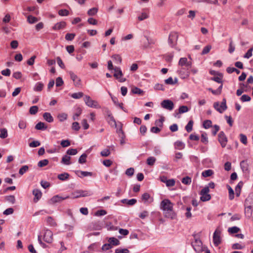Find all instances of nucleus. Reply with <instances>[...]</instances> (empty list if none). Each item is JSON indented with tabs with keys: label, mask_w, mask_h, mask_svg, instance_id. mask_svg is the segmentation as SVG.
Wrapping results in <instances>:
<instances>
[{
	"label": "nucleus",
	"mask_w": 253,
	"mask_h": 253,
	"mask_svg": "<svg viewBox=\"0 0 253 253\" xmlns=\"http://www.w3.org/2000/svg\"><path fill=\"white\" fill-rule=\"evenodd\" d=\"M58 119L60 122H63L67 118V114L66 113H61L58 115Z\"/></svg>",
	"instance_id": "46"
},
{
	"label": "nucleus",
	"mask_w": 253,
	"mask_h": 253,
	"mask_svg": "<svg viewBox=\"0 0 253 253\" xmlns=\"http://www.w3.org/2000/svg\"><path fill=\"white\" fill-rule=\"evenodd\" d=\"M107 121L109 124L111 126H116V123L115 120L114 118L112 116V114H111V112L109 110L107 111Z\"/></svg>",
	"instance_id": "14"
},
{
	"label": "nucleus",
	"mask_w": 253,
	"mask_h": 253,
	"mask_svg": "<svg viewBox=\"0 0 253 253\" xmlns=\"http://www.w3.org/2000/svg\"><path fill=\"white\" fill-rule=\"evenodd\" d=\"M213 242L216 247L221 243L220 232L217 230H216L213 233Z\"/></svg>",
	"instance_id": "11"
},
{
	"label": "nucleus",
	"mask_w": 253,
	"mask_h": 253,
	"mask_svg": "<svg viewBox=\"0 0 253 253\" xmlns=\"http://www.w3.org/2000/svg\"><path fill=\"white\" fill-rule=\"evenodd\" d=\"M46 221L51 226H54L56 225V223L54 219L51 216L47 217Z\"/></svg>",
	"instance_id": "39"
},
{
	"label": "nucleus",
	"mask_w": 253,
	"mask_h": 253,
	"mask_svg": "<svg viewBox=\"0 0 253 253\" xmlns=\"http://www.w3.org/2000/svg\"><path fill=\"white\" fill-rule=\"evenodd\" d=\"M193 125V121L192 120L189 121L185 126V129L188 132H190L192 130Z\"/></svg>",
	"instance_id": "35"
},
{
	"label": "nucleus",
	"mask_w": 253,
	"mask_h": 253,
	"mask_svg": "<svg viewBox=\"0 0 253 253\" xmlns=\"http://www.w3.org/2000/svg\"><path fill=\"white\" fill-rule=\"evenodd\" d=\"M192 246L194 250L198 253H200L204 251V246L202 241L199 239L195 238V240L192 242Z\"/></svg>",
	"instance_id": "4"
},
{
	"label": "nucleus",
	"mask_w": 253,
	"mask_h": 253,
	"mask_svg": "<svg viewBox=\"0 0 253 253\" xmlns=\"http://www.w3.org/2000/svg\"><path fill=\"white\" fill-rule=\"evenodd\" d=\"M69 177V174L68 173H63L58 175V178L61 180H66Z\"/></svg>",
	"instance_id": "34"
},
{
	"label": "nucleus",
	"mask_w": 253,
	"mask_h": 253,
	"mask_svg": "<svg viewBox=\"0 0 253 253\" xmlns=\"http://www.w3.org/2000/svg\"><path fill=\"white\" fill-rule=\"evenodd\" d=\"M191 178L189 176H186L183 177L181 180L182 183L185 185H190L191 183Z\"/></svg>",
	"instance_id": "36"
},
{
	"label": "nucleus",
	"mask_w": 253,
	"mask_h": 253,
	"mask_svg": "<svg viewBox=\"0 0 253 253\" xmlns=\"http://www.w3.org/2000/svg\"><path fill=\"white\" fill-rule=\"evenodd\" d=\"M115 73L114 74V77L121 83L125 82L126 79L123 78V73L120 67H115L114 68Z\"/></svg>",
	"instance_id": "7"
},
{
	"label": "nucleus",
	"mask_w": 253,
	"mask_h": 253,
	"mask_svg": "<svg viewBox=\"0 0 253 253\" xmlns=\"http://www.w3.org/2000/svg\"><path fill=\"white\" fill-rule=\"evenodd\" d=\"M226 102V99L224 98L220 103L219 102H214L213 107L219 113H222L227 108Z\"/></svg>",
	"instance_id": "3"
},
{
	"label": "nucleus",
	"mask_w": 253,
	"mask_h": 253,
	"mask_svg": "<svg viewBox=\"0 0 253 253\" xmlns=\"http://www.w3.org/2000/svg\"><path fill=\"white\" fill-rule=\"evenodd\" d=\"M76 35L74 33H67L65 37V39L66 41H71L75 37Z\"/></svg>",
	"instance_id": "38"
},
{
	"label": "nucleus",
	"mask_w": 253,
	"mask_h": 253,
	"mask_svg": "<svg viewBox=\"0 0 253 253\" xmlns=\"http://www.w3.org/2000/svg\"><path fill=\"white\" fill-rule=\"evenodd\" d=\"M47 128L44 123L39 122L35 126V128L37 130H44Z\"/></svg>",
	"instance_id": "27"
},
{
	"label": "nucleus",
	"mask_w": 253,
	"mask_h": 253,
	"mask_svg": "<svg viewBox=\"0 0 253 253\" xmlns=\"http://www.w3.org/2000/svg\"><path fill=\"white\" fill-rule=\"evenodd\" d=\"M129 250L127 249L118 248L115 250V253H129Z\"/></svg>",
	"instance_id": "58"
},
{
	"label": "nucleus",
	"mask_w": 253,
	"mask_h": 253,
	"mask_svg": "<svg viewBox=\"0 0 253 253\" xmlns=\"http://www.w3.org/2000/svg\"><path fill=\"white\" fill-rule=\"evenodd\" d=\"M211 45H208L206 46L204 48L201 54L202 55H204V54L208 53L210 52V51L211 50Z\"/></svg>",
	"instance_id": "50"
},
{
	"label": "nucleus",
	"mask_w": 253,
	"mask_h": 253,
	"mask_svg": "<svg viewBox=\"0 0 253 253\" xmlns=\"http://www.w3.org/2000/svg\"><path fill=\"white\" fill-rule=\"evenodd\" d=\"M108 242L111 246H117L120 244V241L117 238L114 237L110 238L108 240Z\"/></svg>",
	"instance_id": "21"
},
{
	"label": "nucleus",
	"mask_w": 253,
	"mask_h": 253,
	"mask_svg": "<svg viewBox=\"0 0 253 253\" xmlns=\"http://www.w3.org/2000/svg\"><path fill=\"white\" fill-rule=\"evenodd\" d=\"M58 13L61 16H66L69 15V12L68 10L63 9L59 10Z\"/></svg>",
	"instance_id": "44"
},
{
	"label": "nucleus",
	"mask_w": 253,
	"mask_h": 253,
	"mask_svg": "<svg viewBox=\"0 0 253 253\" xmlns=\"http://www.w3.org/2000/svg\"><path fill=\"white\" fill-rule=\"evenodd\" d=\"M112 101L116 106L119 107L122 110H123L125 112H127L126 109L124 108L123 103H119L118 100V98L116 97H112Z\"/></svg>",
	"instance_id": "18"
},
{
	"label": "nucleus",
	"mask_w": 253,
	"mask_h": 253,
	"mask_svg": "<svg viewBox=\"0 0 253 253\" xmlns=\"http://www.w3.org/2000/svg\"><path fill=\"white\" fill-rule=\"evenodd\" d=\"M210 190L209 187H204L200 192V199L203 202L209 201L211 198V195L209 194Z\"/></svg>",
	"instance_id": "5"
},
{
	"label": "nucleus",
	"mask_w": 253,
	"mask_h": 253,
	"mask_svg": "<svg viewBox=\"0 0 253 253\" xmlns=\"http://www.w3.org/2000/svg\"><path fill=\"white\" fill-rule=\"evenodd\" d=\"M242 102L250 101L251 100V98L248 95L244 94L240 98Z\"/></svg>",
	"instance_id": "55"
},
{
	"label": "nucleus",
	"mask_w": 253,
	"mask_h": 253,
	"mask_svg": "<svg viewBox=\"0 0 253 253\" xmlns=\"http://www.w3.org/2000/svg\"><path fill=\"white\" fill-rule=\"evenodd\" d=\"M68 198V197H62L59 196L58 195H56V196H53L51 199L50 201L52 204H55L57 202H60L62 201L63 200L66 199Z\"/></svg>",
	"instance_id": "17"
},
{
	"label": "nucleus",
	"mask_w": 253,
	"mask_h": 253,
	"mask_svg": "<svg viewBox=\"0 0 253 253\" xmlns=\"http://www.w3.org/2000/svg\"><path fill=\"white\" fill-rule=\"evenodd\" d=\"M66 23L64 21H61L55 24L53 27L52 29L55 31H58L65 28Z\"/></svg>",
	"instance_id": "15"
},
{
	"label": "nucleus",
	"mask_w": 253,
	"mask_h": 253,
	"mask_svg": "<svg viewBox=\"0 0 253 253\" xmlns=\"http://www.w3.org/2000/svg\"><path fill=\"white\" fill-rule=\"evenodd\" d=\"M178 65L180 67H185L188 68H191L192 63L190 62H188L187 58L183 57L181 58L179 61Z\"/></svg>",
	"instance_id": "13"
},
{
	"label": "nucleus",
	"mask_w": 253,
	"mask_h": 253,
	"mask_svg": "<svg viewBox=\"0 0 253 253\" xmlns=\"http://www.w3.org/2000/svg\"><path fill=\"white\" fill-rule=\"evenodd\" d=\"M60 144L63 147H66L70 146L71 143L69 140H63L61 141Z\"/></svg>",
	"instance_id": "54"
},
{
	"label": "nucleus",
	"mask_w": 253,
	"mask_h": 253,
	"mask_svg": "<svg viewBox=\"0 0 253 253\" xmlns=\"http://www.w3.org/2000/svg\"><path fill=\"white\" fill-rule=\"evenodd\" d=\"M161 106L164 109L169 111H171L174 108V104L173 102L169 99L163 100L161 103Z\"/></svg>",
	"instance_id": "9"
},
{
	"label": "nucleus",
	"mask_w": 253,
	"mask_h": 253,
	"mask_svg": "<svg viewBox=\"0 0 253 253\" xmlns=\"http://www.w3.org/2000/svg\"><path fill=\"white\" fill-rule=\"evenodd\" d=\"M39 21V19L32 15H29L27 17V21L30 24H34Z\"/></svg>",
	"instance_id": "31"
},
{
	"label": "nucleus",
	"mask_w": 253,
	"mask_h": 253,
	"mask_svg": "<svg viewBox=\"0 0 253 253\" xmlns=\"http://www.w3.org/2000/svg\"><path fill=\"white\" fill-rule=\"evenodd\" d=\"M178 35V33L175 32H171L169 37L168 42L171 46L174 47L177 43Z\"/></svg>",
	"instance_id": "6"
},
{
	"label": "nucleus",
	"mask_w": 253,
	"mask_h": 253,
	"mask_svg": "<svg viewBox=\"0 0 253 253\" xmlns=\"http://www.w3.org/2000/svg\"><path fill=\"white\" fill-rule=\"evenodd\" d=\"M112 58L116 63H121L122 59L121 56L119 54H114L112 56Z\"/></svg>",
	"instance_id": "29"
},
{
	"label": "nucleus",
	"mask_w": 253,
	"mask_h": 253,
	"mask_svg": "<svg viewBox=\"0 0 253 253\" xmlns=\"http://www.w3.org/2000/svg\"><path fill=\"white\" fill-rule=\"evenodd\" d=\"M5 199L6 201L12 204H14L15 202V198L13 195L7 196L5 197Z\"/></svg>",
	"instance_id": "40"
},
{
	"label": "nucleus",
	"mask_w": 253,
	"mask_h": 253,
	"mask_svg": "<svg viewBox=\"0 0 253 253\" xmlns=\"http://www.w3.org/2000/svg\"><path fill=\"white\" fill-rule=\"evenodd\" d=\"M98 11V9L96 7L92 8L89 9L87 11V14L89 16H93L95 15Z\"/></svg>",
	"instance_id": "47"
},
{
	"label": "nucleus",
	"mask_w": 253,
	"mask_h": 253,
	"mask_svg": "<svg viewBox=\"0 0 253 253\" xmlns=\"http://www.w3.org/2000/svg\"><path fill=\"white\" fill-rule=\"evenodd\" d=\"M52 236L53 234L52 232L49 230H46L43 236V239L45 242L50 243L53 240Z\"/></svg>",
	"instance_id": "12"
},
{
	"label": "nucleus",
	"mask_w": 253,
	"mask_h": 253,
	"mask_svg": "<svg viewBox=\"0 0 253 253\" xmlns=\"http://www.w3.org/2000/svg\"><path fill=\"white\" fill-rule=\"evenodd\" d=\"M48 163V161L47 159H44L43 160L41 161L38 163V166L39 167H43L46 166Z\"/></svg>",
	"instance_id": "60"
},
{
	"label": "nucleus",
	"mask_w": 253,
	"mask_h": 253,
	"mask_svg": "<svg viewBox=\"0 0 253 253\" xmlns=\"http://www.w3.org/2000/svg\"><path fill=\"white\" fill-rule=\"evenodd\" d=\"M173 204L169 199H165L160 203V208L163 211L164 216L171 219H175L176 214L173 210Z\"/></svg>",
	"instance_id": "1"
},
{
	"label": "nucleus",
	"mask_w": 253,
	"mask_h": 253,
	"mask_svg": "<svg viewBox=\"0 0 253 253\" xmlns=\"http://www.w3.org/2000/svg\"><path fill=\"white\" fill-rule=\"evenodd\" d=\"M213 174V171L211 169L206 170L202 172V175L205 177L211 176Z\"/></svg>",
	"instance_id": "30"
},
{
	"label": "nucleus",
	"mask_w": 253,
	"mask_h": 253,
	"mask_svg": "<svg viewBox=\"0 0 253 253\" xmlns=\"http://www.w3.org/2000/svg\"><path fill=\"white\" fill-rule=\"evenodd\" d=\"M219 128L220 127L218 125H215L213 126L211 130V132L213 135L215 136L217 132L219 131Z\"/></svg>",
	"instance_id": "53"
},
{
	"label": "nucleus",
	"mask_w": 253,
	"mask_h": 253,
	"mask_svg": "<svg viewBox=\"0 0 253 253\" xmlns=\"http://www.w3.org/2000/svg\"><path fill=\"white\" fill-rule=\"evenodd\" d=\"M38 111V107L37 106H33L30 108L29 113L31 115H35Z\"/></svg>",
	"instance_id": "42"
},
{
	"label": "nucleus",
	"mask_w": 253,
	"mask_h": 253,
	"mask_svg": "<svg viewBox=\"0 0 253 253\" xmlns=\"http://www.w3.org/2000/svg\"><path fill=\"white\" fill-rule=\"evenodd\" d=\"M212 122L211 120H206L203 123V126L205 128L208 129L211 126Z\"/></svg>",
	"instance_id": "48"
},
{
	"label": "nucleus",
	"mask_w": 253,
	"mask_h": 253,
	"mask_svg": "<svg viewBox=\"0 0 253 253\" xmlns=\"http://www.w3.org/2000/svg\"><path fill=\"white\" fill-rule=\"evenodd\" d=\"M149 17V15L147 13L145 12H142L140 15L138 17V19L139 21L144 20Z\"/></svg>",
	"instance_id": "49"
},
{
	"label": "nucleus",
	"mask_w": 253,
	"mask_h": 253,
	"mask_svg": "<svg viewBox=\"0 0 253 253\" xmlns=\"http://www.w3.org/2000/svg\"><path fill=\"white\" fill-rule=\"evenodd\" d=\"M177 82V79L175 78L174 81L173 80L172 77H169L165 80V83L167 84H174Z\"/></svg>",
	"instance_id": "33"
},
{
	"label": "nucleus",
	"mask_w": 253,
	"mask_h": 253,
	"mask_svg": "<svg viewBox=\"0 0 253 253\" xmlns=\"http://www.w3.org/2000/svg\"><path fill=\"white\" fill-rule=\"evenodd\" d=\"M134 171V169L133 168H130L126 169V174L129 176H131L133 175Z\"/></svg>",
	"instance_id": "64"
},
{
	"label": "nucleus",
	"mask_w": 253,
	"mask_h": 253,
	"mask_svg": "<svg viewBox=\"0 0 253 253\" xmlns=\"http://www.w3.org/2000/svg\"><path fill=\"white\" fill-rule=\"evenodd\" d=\"M201 141L204 144H207L208 143V138L207 134L206 132L202 133Z\"/></svg>",
	"instance_id": "43"
},
{
	"label": "nucleus",
	"mask_w": 253,
	"mask_h": 253,
	"mask_svg": "<svg viewBox=\"0 0 253 253\" xmlns=\"http://www.w3.org/2000/svg\"><path fill=\"white\" fill-rule=\"evenodd\" d=\"M189 111V109L186 106H181L179 107L178 109V112L176 113V111H175L176 114H182L187 112Z\"/></svg>",
	"instance_id": "23"
},
{
	"label": "nucleus",
	"mask_w": 253,
	"mask_h": 253,
	"mask_svg": "<svg viewBox=\"0 0 253 253\" xmlns=\"http://www.w3.org/2000/svg\"><path fill=\"white\" fill-rule=\"evenodd\" d=\"M253 209L251 206H248L245 209V213L246 216L250 217L252 215Z\"/></svg>",
	"instance_id": "25"
},
{
	"label": "nucleus",
	"mask_w": 253,
	"mask_h": 253,
	"mask_svg": "<svg viewBox=\"0 0 253 253\" xmlns=\"http://www.w3.org/2000/svg\"><path fill=\"white\" fill-rule=\"evenodd\" d=\"M142 200L144 202H149V203H151L153 201V198L151 197L150 194L147 193H145L142 195Z\"/></svg>",
	"instance_id": "19"
},
{
	"label": "nucleus",
	"mask_w": 253,
	"mask_h": 253,
	"mask_svg": "<svg viewBox=\"0 0 253 253\" xmlns=\"http://www.w3.org/2000/svg\"><path fill=\"white\" fill-rule=\"evenodd\" d=\"M233 249L234 250H241L244 248V246L241 245L239 243L234 244L232 247Z\"/></svg>",
	"instance_id": "62"
},
{
	"label": "nucleus",
	"mask_w": 253,
	"mask_h": 253,
	"mask_svg": "<svg viewBox=\"0 0 253 253\" xmlns=\"http://www.w3.org/2000/svg\"><path fill=\"white\" fill-rule=\"evenodd\" d=\"M43 119L48 123H51L53 121V118L50 113L45 112L43 114Z\"/></svg>",
	"instance_id": "20"
},
{
	"label": "nucleus",
	"mask_w": 253,
	"mask_h": 253,
	"mask_svg": "<svg viewBox=\"0 0 253 253\" xmlns=\"http://www.w3.org/2000/svg\"><path fill=\"white\" fill-rule=\"evenodd\" d=\"M240 230V228L237 226L230 227L228 229V231L231 234L237 233Z\"/></svg>",
	"instance_id": "37"
},
{
	"label": "nucleus",
	"mask_w": 253,
	"mask_h": 253,
	"mask_svg": "<svg viewBox=\"0 0 253 253\" xmlns=\"http://www.w3.org/2000/svg\"><path fill=\"white\" fill-rule=\"evenodd\" d=\"M43 87V84L41 82H38L34 86V90L36 91H41Z\"/></svg>",
	"instance_id": "24"
},
{
	"label": "nucleus",
	"mask_w": 253,
	"mask_h": 253,
	"mask_svg": "<svg viewBox=\"0 0 253 253\" xmlns=\"http://www.w3.org/2000/svg\"><path fill=\"white\" fill-rule=\"evenodd\" d=\"M240 138L241 142L244 144H246L247 143V138L245 135L243 134H240Z\"/></svg>",
	"instance_id": "57"
},
{
	"label": "nucleus",
	"mask_w": 253,
	"mask_h": 253,
	"mask_svg": "<svg viewBox=\"0 0 253 253\" xmlns=\"http://www.w3.org/2000/svg\"><path fill=\"white\" fill-rule=\"evenodd\" d=\"M82 125L84 129H87L89 128V125L87 123L86 119H83L82 121Z\"/></svg>",
	"instance_id": "56"
},
{
	"label": "nucleus",
	"mask_w": 253,
	"mask_h": 253,
	"mask_svg": "<svg viewBox=\"0 0 253 253\" xmlns=\"http://www.w3.org/2000/svg\"><path fill=\"white\" fill-rule=\"evenodd\" d=\"M28 167L27 166H24L22 167L19 169V173L20 175H23L26 171L28 170Z\"/></svg>",
	"instance_id": "61"
},
{
	"label": "nucleus",
	"mask_w": 253,
	"mask_h": 253,
	"mask_svg": "<svg viewBox=\"0 0 253 253\" xmlns=\"http://www.w3.org/2000/svg\"><path fill=\"white\" fill-rule=\"evenodd\" d=\"M102 163L106 167H109L111 166L113 162L110 159H105L102 161Z\"/></svg>",
	"instance_id": "59"
},
{
	"label": "nucleus",
	"mask_w": 253,
	"mask_h": 253,
	"mask_svg": "<svg viewBox=\"0 0 253 253\" xmlns=\"http://www.w3.org/2000/svg\"><path fill=\"white\" fill-rule=\"evenodd\" d=\"M78 153L76 149H69L67 151V154L69 155H74Z\"/></svg>",
	"instance_id": "63"
},
{
	"label": "nucleus",
	"mask_w": 253,
	"mask_h": 253,
	"mask_svg": "<svg viewBox=\"0 0 253 253\" xmlns=\"http://www.w3.org/2000/svg\"><path fill=\"white\" fill-rule=\"evenodd\" d=\"M33 194L35 196L34 198V202L36 203L41 198L42 195V192L38 189H34L33 191Z\"/></svg>",
	"instance_id": "16"
},
{
	"label": "nucleus",
	"mask_w": 253,
	"mask_h": 253,
	"mask_svg": "<svg viewBox=\"0 0 253 253\" xmlns=\"http://www.w3.org/2000/svg\"><path fill=\"white\" fill-rule=\"evenodd\" d=\"M240 166L243 171H247L248 169V164L246 160H243L240 163Z\"/></svg>",
	"instance_id": "32"
},
{
	"label": "nucleus",
	"mask_w": 253,
	"mask_h": 253,
	"mask_svg": "<svg viewBox=\"0 0 253 253\" xmlns=\"http://www.w3.org/2000/svg\"><path fill=\"white\" fill-rule=\"evenodd\" d=\"M218 140L222 147H225L227 142V138L223 131H220L218 135Z\"/></svg>",
	"instance_id": "10"
},
{
	"label": "nucleus",
	"mask_w": 253,
	"mask_h": 253,
	"mask_svg": "<svg viewBox=\"0 0 253 253\" xmlns=\"http://www.w3.org/2000/svg\"><path fill=\"white\" fill-rule=\"evenodd\" d=\"M243 185L242 182H240L235 187V193L237 197L239 196L241 193V188Z\"/></svg>",
	"instance_id": "22"
},
{
	"label": "nucleus",
	"mask_w": 253,
	"mask_h": 253,
	"mask_svg": "<svg viewBox=\"0 0 253 253\" xmlns=\"http://www.w3.org/2000/svg\"><path fill=\"white\" fill-rule=\"evenodd\" d=\"M131 92L134 94H141L143 91L138 87H134L131 88Z\"/></svg>",
	"instance_id": "51"
},
{
	"label": "nucleus",
	"mask_w": 253,
	"mask_h": 253,
	"mask_svg": "<svg viewBox=\"0 0 253 253\" xmlns=\"http://www.w3.org/2000/svg\"><path fill=\"white\" fill-rule=\"evenodd\" d=\"M190 69V68H188L184 66L180 67V68L177 70V73L179 75L181 78L186 79L189 76L190 73L189 71Z\"/></svg>",
	"instance_id": "8"
},
{
	"label": "nucleus",
	"mask_w": 253,
	"mask_h": 253,
	"mask_svg": "<svg viewBox=\"0 0 253 253\" xmlns=\"http://www.w3.org/2000/svg\"><path fill=\"white\" fill-rule=\"evenodd\" d=\"M80 174V177L92 176V173L88 171H81Z\"/></svg>",
	"instance_id": "52"
},
{
	"label": "nucleus",
	"mask_w": 253,
	"mask_h": 253,
	"mask_svg": "<svg viewBox=\"0 0 253 253\" xmlns=\"http://www.w3.org/2000/svg\"><path fill=\"white\" fill-rule=\"evenodd\" d=\"M228 190L229 191V198L232 200L234 198V192L233 189L229 185L227 186Z\"/></svg>",
	"instance_id": "41"
},
{
	"label": "nucleus",
	"mask_w": 253,
	"mask_h": 253,
	"mask_svg": "<svg viewBox=\"0 0 253 253\" xmlns=\"http://www.w3.org/2000/svg\"><path fill=\"white\" fill-rule=\"evenodd\" d=\"M122 202L124 204H126L128 205L132 206L134 205L136 203L137 201L135 199H131L130 200L124 199Z\"/></svg>",
	"instance_id": "26"
},
{
	"label": "nucleus",
	"mask_w": 253,
	"mask_h": 253,
	"mask_svg": "<svg viewBox=\"0 0 253 253\" xmlns=\"http://www.w3.org/2000/svg\"><path fill=\"white\" fill-rule=\"evenodd\" d=\"M18 126L20 129H25L27 126V123L25 120H20L18 123Z\"/></svg>",
	"instance_id": "45"
},
{
	"label": "nucleus",
	"mask_w": 253,
	"mask_h": 253,
	"mask_svg": "<svg viewBox=\"0 0 253 253\" xmlns=\"http://www.w3.org/2000/svg\"><path fill=\"white\" fill-rule=\"evenodd\" d=\"M84 100L85 104L90 108L98 109L101 106L98 102L94 100H92L89 96L85 95L84 97Z\"/></svg>",
	"instance_id": "2"
},
{
	"label": "nucleus",
	"mask_w": 253,
	"mask_h": 253,
	"mask_svg": "<svg viewBox=\"0 0 253 253\" xmlns=\"http://www.w3.org/2000/svg\"><path fill=\"white\" fill-rule=\"evenodd\" d=\"M0 138L2 139L5 138L8 136L7 130L6 128H3L0 129Z\"/></svg>",
	"instance_id": "28"
}]
</instances>
